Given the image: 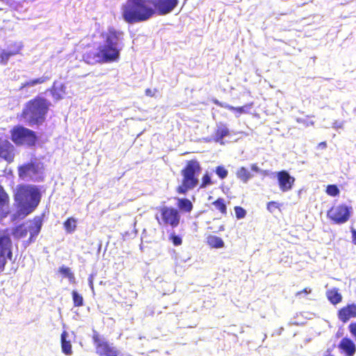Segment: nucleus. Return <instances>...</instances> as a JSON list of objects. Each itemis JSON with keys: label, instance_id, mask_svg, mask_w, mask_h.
<instances>
[{"label": "nucleus", "instance_id": "2f4dec72", "mask_svg": "<svg viewBox=\"0 0 356 356\" xmlns=\"http://www.w3.org/2000/svg\"><path fill=\"white\" fill-rule=\"evenodd\" d=\"M58 272L61 273L64 277H67L70 282H74L75 277L74 273L72 272L69 267L62 266L58 268Z\"/></svg>", "mask_w": 356, "mask_h": 356}, {"label": "nucleus", "instance_id": "7c9ffc66", "mask_svg": "<svg viewBox=\"0 0 356 356\" xmlns=\"http://www.w3.org/2000/svg\"><path fill=\"white\" fill-rule=\"evenodd\" d=\"M47 79H48V77L42 76V77H39L37 79H34L26 81V82L22 83L21 86L19 87V90H22L26 87H30V86H33L38 85V84H42V83H44Z\"/></svg>", "mask_w": 356, "mask_h": 356}, {"label": "nucleus", "instance_id": "c9c22d12", "mask_svg": "<svg viewBox=\"0 0 356 356\" xmlns=\"http://www.w3.org/2000/svg\"><path fill=\"white\" fill-rule=\"evenodd\" d=\"M282 204L276 201H270L267 203L266 209L270 213H274L275 210H281Z\"/></svg>", "mask_w": 356, "mask_h": 356}, {"label": "nucleus", "instance_id": "4468645a", "mask_svg": "<svg viewBox=\"0 0 356 356\" xmlns=\"http://www.w3.org/2000/svg\"><path fill=\"white\" fill-rule=\"evenodd\" d=\"M277 179L280 191L283 193L292 189L295 178L289 175L286 170H281L277 172Z\"/></svg>", "mask_w": 356, "mask_h": 356}, {"label": "nucleus", "instance_id": "c756f323", "mask_svg": "<svg viewBox=\"0 0 356 356\" xmlns=\"http://www.w3.org/2000/svg\"><path fill=\"white\" fill-rule=\"evenodd\" d=\"M47 79H48V77L42 76V77H39L37 79H34L26 81V82L22 83L21 86L19 87V90H22L26 87H30V86H33L38 85V84H42V83H44Z\"/></svg>", "mask_w": 356, "mask_h": 356}, {"label": "nucleus", "instance_id": "9d476101", "mask_svg": "<svg viewBox=\"0 0 356 356\" xmlns=\"http://www.w3.org/2000/svg\"><path fill=\"white\" fill-rule=\"evenodd\" d=\"M92 341L95 346L96 353L99 356H118L119 350L108 341L101 338L97 332H94Z\"/></svg>", "mask_w": 356, "mask_h": 356}, {"label": "nucleus", "instance_id": "2eb2a0df", "mask_svg": "<svg viewBox=\"0 0 356 356\" xmlns=\"http://www.w3.org/2000/svg\"><path fill=\"white\" fill-rule=\"evenodd\" d=\"M30 225L29 226L28 232L30 233L28 243L33 242L36 236L41 231L43 220L42 216H36L32 220H29Z\"/></svg>", "mask_w": 356, "mask_h": 356}, {"label": "nucleus", "instance_id": "a19ab883", "mask_svg": "<svg viewBox=\"0 0 356 356\" xmlns=\"http://www.w3.org/2000/svg\"><path fill=\"white\" fill-rule=\"evenodd\" d=\"M311 292H312V289L309 287H306L301 291H297L296 293V296L300 297L302 294L305 296H307V295L309 294Z\"/></svg>", "mask_w": 356, "mask_h": 356}, {"label": "nucleus", "instance_id": "79ce46f5", "mask_svg": "<svg viewBox=\"0 0 356 356\" xmlns=\"http://www.w3.org/2000/svg\"><path fill=\"white\" fill-rule=\"evenodd\" d=\"M51 93L53 97H55L57 99H60L61 98V95L57 91V88H56L55 84H54V86L51 88Z\"/></svg>", "mask_w": 356, "mask_h": 356}, {"label": "nucleus", "instance_id": "b1692460", "mask_svg": "<svg viewBox=\"0 0 356 356\" xmlns=\"http://www.w3.org/2000/svg\"><path fill=\"white\" fill-rule=\"evenodd\" d=\"M207 243L212 248H221L225 245L221 238L214 235H209L207 237Z\"/></svg>", "mask_w": 356, "mask_h": 356}, {"label": "nucleus", "instance_id": "20e7f679", "mask_svg": "<svg viewBox=\"0 0 356 356\" xmlns=\"http://www.w3.org/2000/svg\"><path fill=\"white\" fill-rule=\"evenodd\" d=\"M155 14V10L146 0H127L122 7V15L129 24L145 22Z\"/></svg>", "mask_w": 356, "mask_h": 356}, {"label": "nucleus", "instance_id": "4c0bfd02", "mask_svg": "<svg viewBox=\"0 0 356 356\" xmlns=\"http://www.w3.org/2000/svg\"><path fill=\"white\" fill-rule=\"evenodd\" d=\"M234 210L237 219H242L245 217L247 212L243 207L235 206Z\"/></svg>", "mask_w": 356, "mask_h": 356}, {"label": "nucleus", "instance_id": "09e8293b", "mask_svg": "<svg viewBox=\"0 0 356 356\" xmlns=\"http://www.w3.org/2000/svg\"><path fill=\"white\" fill-rule=\"evenodd\" d=\"M58 90L63 93L65 92V87H64V86L63 85H60V88L58 89Z\"/></svg>", "mask_w": 356, "mask_h": 356}, {"label": "nucleus", "instance_id": "c85d7f7f", "mask_svg": "<svg viewBox=\"0 0 356 356\" xmlns=\"http://www.w3.org/2000/svg\"><path fill=\"white\" fill-rule=\"evenodd\" d=\"M27 233L28 229L24 223L17 225L13 232V234L16 238H24Z\"/></svg>", "mask_w": 356, "mask_h": 356}, {"label": "nucleus", "instance_id": "1a4fd4ad", "mask_svg": "<svg viewBox=\"0 0 356 356\" xmlns=\"http://www.w3.org/2000/svg\"><path fill=\"white\" fill-rule=\"evenodd\" d=\"M18 176L20 179L27 181H40V168L35 161H30L17 168Z\"/></svg>", "mask_w": 356, "mask_h": 356}, {"label": "nucleus", "instance_id": "ea45409f", "mask_svg": "<svg viewBox=\"0 0 356 356\" xmlns=\"http://www.w3.org/2000/svg\"><path fill=\"white\" fill-rule=\"evenodd\" d=\"M348 330L356 341V322H353L349 324Z\"/></svg>", "mask_w": 356, "mask_h": 356}, {"label": "nucleus", "instance_id": "603ef678", "mask_svg": "<svg viewBox=\"0 0 356 356\" xmlns=\"http://www.w3.org/2000/svg\"><path fill=\"white\" fill-rule=\"evenodd\" d=\"M5 0H0V1H4Z\"/></svg>", "mask_w": 356, "mask_h": 356}, {"label": "nucleus", "instance_id": "f03ea898", "mask_svg": "<svg viewBox=\"0 0 356 356\" xmlns=\"http://www.w3.org/2000/svg\"><path fill=\"white\" fill-rule=\"evenodd\" d=\"M13 198L18 216L24 218L37 208L41 200V193L35 185L19 184L16 187Z\"/></svg>", "mask_w": 356, "mask_h": 356}, {"label": "nucleus", "instance_id": "aec40b11", "mask_svg": "<svg viewBox=\"0 0 356 356\" xmlns=\"http://www.w3.org/2000/svg\"><path fill=\"white\" fill-rule=\"evenodd\" d=\"M177 206V209L181 212L190 213L193 209V204L188 198H178Z\"/></svg>", "mask_w": 356, "mask_h": 356}, {"label": "nucleus", "instance_id": "a18cd8bd", "mask_svg": "<svg viewBox=\"0 0 356 356\" xmlns=\"http://www.w3.org/2000/svg\"><path fill=\"white\" fill-rule=\"evenodd\" d=\"M351 234H352V241H353V244H355L356 245V230L355 229H352L351 230Z\"/></svg>", "mask_w": 356, "mask_h": 356}, {"label": "nucleus", "instance_id": "473e14b6", "mask_svg": "<svg viewBox=\"0 0 356 356\" xmlns=\"http://www.w3.org/2000/svg\"><path fill=\"white\" fill-rule=\"evenodd\" d=\"M213 184V182L211 180L210 174L208 172H206L204 173L201 178V182L199 187L200 188H205L207 186L212 185Z\"/></svg>", "mask_w": 356, "mask_h": 356}, {"label": "nucleus", "instance_id": "f257e3e1", "mask_svg": "<svg viewBox=\"0 0 356 356\" xmlns=\"http://www.w3.org/2000/svg\"><path fill=\"white\" fill-rule=\"evenodd\" d=\"M119 32L114 27H109L106 33L102 34L105 44L99 46L97 51H86L83 54V60L90 65L106 63L117 60L120 49L118 48Z\"/></svg>", "mask_w": 356, "mask_h": 356}, {"label": "nucleus", "instance_id": "de8ad7c7", "mask_svg": "<svg viewBox=\"0 0 356 356\" xmlns=\"http://www.w3.org/2000/svg\"><path fill=\"white\" fill-rule=\"evenodd\" d=\"M224 230H225V226H224V225H221L219 226L218 230L214 231V232H222Z\"/></svg>", "mask_w": 356, "mask_h": 356}, {"label": "nucleus", "instance_id": "7ed1b4c3", "mask_svg": "<svg viewBox=\"0 0 356 356\" xmlns=\"http://www.w3.org/2000/svg\"><path fill=\"white\" fill-rule=\"evenodd\" d=\"M50 106L49 101L38 95L25 104L20 117L30 126L41 125L46 120Z\"/></svg>", "mask_w": 356, "mask_h": 356}, {"label": "nucleus", "instance_id": "4be33fe9", "mask_svg": "<svg viewBox=\"0 0 356 356\" xmlns=\"http://www.w3.org/2000/svg\"><path fill=\"white\" fill-rule=\"evenodd\" d=\"M10 197L3 186L0 185V213H3L9 207Z\"/></svg>", "mask_w": 356, "mask_h": 356}, {"label": "nucleus", "instance_id": "0eeeda50", "mask_svg": "<svg viewBox=\"0 0 356 356\" xmlns=\"http://www.w3.org/2000/svg\"><path fill=\"white\" fill-rule=\"evenodd\" d=\"M155 218L159 226L175 229L180 224L181 215L177 208L163 206L158 209Z\"/></svg>", "mask_w": 356, "mask_h": 356}, {"label": "nucleus", "instance_id": "412c9836", "mask_svg": "<svg viewBox=\"0 0 356 356\" xmlns=\"http://www.w3.org/2000/svg\"><path fill=\"white\" fill-rule=\"evenodd\" d=\"M229 134V131L226 125L218 126L214 131L213 140L216 143L223 144L222 139Z\"/></svg>", "mask_w": 356, "mask_h": 356}, {"label": "nucleus", "instance_id": "393cba45", "mask_svg": "<svg viewBox=\"0 0 356 356\" xmlns=\"http://www.w3.org/2000/svg\"><path fill=\"white\" fill-rule=\"evenodd\" d=\"M67 337V332L66 331H63L61 334V348L62 351L67 355H71L72 353V344L70 341H67L66 338Z\"/></svg>", "mask_w": 356, "mask_h": 356}, {"label": "nucleus", "instance_id": "a211bd4d", "mask_svg": "<svg viewBox=\"0 0 356 356\" xmlns=\"http://www.w3.org/2000/svg\"><path fill=\"white\" fill-rule=\"evenodd\" d=\"M213 102L216 105H217V106H218L220 107L225 108H226V109H227V110H229L230 111L234 112L236 114V116L237 118L239 117L242 114L248 113H249V110L253 106V103L252 102L250 103V104H245V105H243L242 106H238V107H234L233 106H231V105H229V104L220 102H219L217 99L213 100Z\"/></svg>", "mask_w": 356, "mask_h": 356}, {"label": "nucleus", "instance_id": "bb28decb", "mask_svg": "<svg viewBox=\"0 0 356 356\" xmlns=\"http://www.w3.org/2000/svg\"><path fill=\"white\" fill-rule=\"evenodd\" d=\"M236 176L238 179L242 181L243 183H247L250 179L252 177L251 173L248 171V170L245 167L239 168L236 172Z\"/></svg>", "mask_w": 356, "mask_h": 356}, {"label": "nucleus", "instance_id": "f704fd0d", "mask_svg": "<svg viewBox=\"0 0 356 356\" xmlns=\"http://www.w3.org/2000/svg\"><path fill=\"white\" fill-rule=\"evenodd\" d=\"M325 192L327 195L332 197L338 196L340 193V191L337 185L330 184L326 188Z\"/></svg>", "mask_w": 356, "mask_h": 356}, {"label": "nucleus", "instance_id": "6ab92c4d", "mask_svg": "<svg viewBox=\"0 0 356 356\" xmlns=\"http://www.w3.org/2000/svg\"><path fill=\"white\" fill-rule=\"evenodd\" d=\"M341 354L345 356H354L356 353V346L354 341L348 337H343L338 344Z\"/></svg>", "mask_w": 356, "mask_h": 356}, {"label": "nucleus", "instance_id": "5701e85b", "mask_svg": "<svg viewBox=\"0 0 356 356\" xmlns=\"http://www.w3.org/2000/svg\"><path fill=\"white\" fill-rule=\"evenodd\" d=\"M326 296L328 300L333 305L339 304L342 300V296L339 293L337 289H332L326 292Z\"/></svg>", "mask_w": 356, "mask_h": 356}, {"label": "nucleus", "instance_id": "dca6fc26", "mask_svg": "<svg viewBox=\"0 0 356 356\" xmlns=\"http://www.w3.org/2000/svg\"><path fill=\"white\" fill-rule=\"evenodd\" d=\"M337 316L340 321L345 323L350 318H356V304H348L341 307L337 312Z\"/></svg>", "mask_w": 356, "mask_h": 356}, {"label": "nucleus", "instance_id": "3c124183", "mask_svg": "<svg viewBox=\"0 0 356 356\" xmlns=\"http://www.w3.org/2000/svg\"><path fill=\"white\" fill-rule=\"evenodd\" d=\"M208 229L210 230H213V228L211 227H209Z\"/></svg>", "mask_w": 356, "mask_h": 356}, {"label": "nucleus", "instance_id": "72a5a7b5", "mask_svg": "<svg viewBox=\"0 0 356 356\" xmlns=\"http://www.w3.org/2000/svg\"><path fill=\"white\" fill-rule=\"evenodd\" d=\"M73 304L74 307H81L83 305V296L79 294L76 291L72 292Z\"/></svg>", "mask_w": 356, "mask_h": 356}, {"label": "nucleus", "instance_id": "6e6552de", "mask_svg": "<svg viewBox=\"0 0 356 356\" xmlns=\"http://www.w3.org/2000/svg\"><path fill=\"white\" fill-rule=\"evenodd\" d=\"M353 207L346 204L332 205L327 211V218L334 224L341 225L348 222L352 215Z\"/></svg>", "mask_w": 356, "mask_h": 356}, {"label": "nucleus", "instance_id": "49530a36", "mask_svg": "<svg viewBox=\"0 0 356 356\" xmlns=\"http://www.w3.org/2000/svg\"><path fill=\"white\" fill-rule=\"evenodd\" d=\"M318 147L321 149H325L327 147V143L325 141L321 142L318 143Z\"/></svg>", "mask_w": 356, "mask_h": 356}, {"label": "nucleus", "instance_id": "39448f33", "mask_svg": "<svg viewBox=\"0 0 356 356\" xmlns=\"http://www.w3.org/2000/svg\"><path fill=\"white\" fill-rule=\"evenodd\" d=\"M201 171L202 167L199 161L195 159L187 161L180 171L181 179L176 187V193L186 195L195 188L199 184V175Z\"/></svg>", "mask_w": 356, "mask_h": 356}, {"label": "nucleus", "instance_id": "ddd939ff", "mask_svg": "<svg viewBox=\"0 0 356 356\" xmlns=\"http://www.w3.org/2000/svg\"><path fill=\"white\" fill-rule=\"evenodd\" d=\"M15 155V146L7 139L0 138V159L11 163L14 161Z\"/></svg>", "mask_w": 356, "mask_h": 356}, {"label": "nucleus", "instance_id": "f8f14e48", "mask_svg": "<svg viewBox=\"0 0 356 356\" xmlns=\"http://www.w3.org/2000/svg\"><path fill=\"white\" fill-rule=\"evenodd\" d=\"M179 0H152V3L155 13L165 15L174 10L177 6Z\"/></svg>", "mask_w": 356, "mask_h": 356}, {"label": "nucleus", "instance_id": "8fccbe9b", "mask_svg": "<svg viewBox=\"0 0 356 356\" xmlns=\"http://www.w3.org/2000/svg\"><path fill=\"white\" fill-rule=\"evenodd\" d=\"M263 173H264V175H268V172H267V171H266V170H265V171H263Z\"/></svg>", "mask_w": 356, "mask_h": 356}, {"label": "nucleus", "instance_id": "cd10ccee", "mask_svg": "<svg viewBox=\"0 0 356 356\" xmlns=\"http://www.w3.org/2000/svg\"><path fill=\"white\" fill-rule=\"evenodd\" d=\"M65 230L67 233H72L76 228V220L73 217L67 218L63 222Z\"/></svg>", "mask_w": 356, "mask_h": 356}, {"label": "nucleus", "instance_id": "e433bc0d", "mask_svg": "<svg viewBox=\"0 0 356 356\" xmlns=\"http://www.w3.org/2000/svg\"><path fill=\"white\" fill-rule=\"evenodd\" d=\"M215 172L221 179L226 178L228 175V171L222 165L217 166L216 168Z\"/></svg>", "mask_w": 356, "mask_h": 356}, {"label": "nucleus", "instance_id": "9b49d317", "mask_svg": "<svg viewBox=\"0 0 356 356\" xmlns=\"http://www.w3.org/2000/svg\"><path fill=\"white\" fill-rule=\"evenodd\" d=\"M13 258L12 241L8 234L0 236V273L3 272L7 264V259Z\"/></svg>", "mask_w": 356, "mask_h": 356}, {"label": "nucleus", "instance_id": "58836bf2", "mask_svg": "<svg viewBox=\"0 0 356 356\" xmlns=\"http://www.w3.org/2000/svg\"><path fill=\"white\" fill-rule=\"evenodd\" d=\"M169 240L172 241L175 246L181 245L182 243L181 238L179 236L176 235L175 232L170 233L169 235Z\"/></svg>", "mask_w": 356, "mask_h": 356}, {"label": "nucleus", "instance_id": "37998d69", "mask_svg": "<svg viewBox=\"0 0 356 356\" xmlns=\"http://www.w3.org/2000/svg\"><path fill=\"white\" fill-rule=\"evenodd\" d=\"M156 92V89L152 90L150 88H147L145 90V95L148 97H154L155 93Z\"/></svg>", "mask_w": 356, "mask_h": 356}, {"label": "nucleus", "instance_id": "a878e982", "mask_svg": "<svg viewBox=\"0 0 356 356\" xmlns=\"http://www.w3.org/2000/svg\"><path fill=\"white\" fill-rule=\"evenodd\" d=\"M212 205L215 207V209L218 211L222 215L226 216L227 213V208L225 200L222 197L217 198L214 202H212Z\"/></svg>", "mask_w": 356, "mask_h": 356}, {"label": "nucleus", "instance_id": "f3484780", "mask_svg": "<svg viewBox=\"0 0 356 356\" xmlns=\"http://www.w3.org/2000/svg\"><path fill=\"white\" fill-rule=\"evenodd\" d=\"M23 45L22 42H15L10 45V49L8 51H3L0 54V63L6 65L8 61L11 56L19 54Z\"/></svg>", "mask_w": 356, "mask_h": 356}, {"label": "nucleus", "instance_id": "423d86ee", "mask_svg": "<svg viewBox=\"0 0 356 356\" xmlns=\"http://www.w3.org/2000/svg\"><path fill=\"white\" fill-rule=\"evenodd\" d=\"M10 140L17 146L34 147L38 143L36 133L22 125L13 127L10 131Z\"/></svg>", "mask_w": 356, "mask_h": 356}, {"label": "nucleus", "instance_id": "c03bdc74", "mask_svg": "<svg viewBox=\"0 0 356 356\" xmlns=\"http://www.w3.org/2000/svg\"><path fill=\"white\" fill-rule=\"evenodd\" d=\"M250 168L252 171L256 172H259L261 171L260 168H259L257 163H252L250 166Z\"/></svg>", "mask_w": 356, "mask_h": 356}]
</instances>
